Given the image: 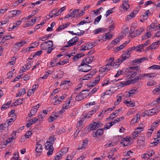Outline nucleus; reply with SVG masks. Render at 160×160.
<instances>
[{
    "mask_svg": "<svg viewBox=\"0 0 160 160\" xmlns=\"http://www.w3.org/2000/svg\"><path fill=\"white\" fill-rule=\"evenodd\" d=\"M139 69V68L137 66L131 67L127 68L126 72L127 78H129L133 77L137 73Z\"/></svg>",
    "mask_w": 160,
    "mask_h": 160,
    "instance_id": "f257e3e1",
    "label": "nucleus"
},
{
    "mask_svg": "<svg viewBox=\"0 0 160 160\" xmlns=\"http://www.w3.org/2000/svg\"><path fill=\"white\" fill-rule=\"evenodd\" d=\"M51 47H53V42L51 40L45 42L40 45L41 49L44 50H46Z\"/></svg>",
    "mask_w": 160,
    "mask_h": 160,
    "instance_id": "f03ea898",
    "label": "nucleus"
},
{
    "mask_svg": "<svg viewBox=\"0 0 160 160\" xmlns=\"http://www.w3.org/2000/svg\"><path fill=\"white\" fill-rule=\"evenodd\" d=\"M157 107H155L151 109L146 111L144 112V114L148 116L152 115L158 113L159 110Z\"/></svg>",
    "mask_w": 160,
    "mask_h": 160,
    "instance_id": "7ed1b4c3",
    "label": "nucleus"
},
{
    "mask_svg": "<svg viewBox=\"0 0 160 160\" xmlns=\"http://www.w3.org/2000/svg\"><path fill=\"white\" fill-rule=\"evenodd\" d=\"M79 67L80 68V70L81 71L84 72H87L92 69L91 67L87 64H81L80 65Z\"/></svg>",
    "mask_w": 160,
    "mask_h": 160,
    "instance_id": "20e7f679",
    "label": "nucleus"
},
{
    "mask_svg": "<svg viewBox=\"0 0 160 160\" xmlns=\"http://www.w3.org/2000/svg\"><path fill=\"white\" fill-rule=\"evenodd\" d=\"M78 38L75 37L70 40L67 42V44L64 46L65 47H69L75 45V43L78 41Z\"/></svg>",
    "mask_w": 160,
    "mask_h": 160,
    "instance_id": "39448f33",
    "label": "nucleus"
},
{
    "mask_svg": "<svg viewBox=\"0 0 160 160\" xmlns=\"http://www.w3.org/2000/svg\"><path fill=\"white\" fill-rule=\"evenodd\" d=\"M131 139V138L129 137L123 138L121 140V143H122L124 146H128L131 144L130 143V141Z\"/></svg>",
    "mask_w": 160,
    "mask_h": 160,
    "instance_id": "423d86ee",
    "label": "nucleus"
},
{
    "mask_svg": "<svg viewBox=\"0 0 160 160\" xmlns=\"http://www.w3.org/2000/svg\"><path fill=\"white\" fill-rule=\"evenodd\" d=\"M86 91L88 92L89 91V90L87 89L82 91L76 97V100L78 101H80L83 100L84 97H86V96H83L82 95H83V92H86Z\"/></svg>",
    "mask_w": 160,
    "mask_h": 160,
    "instance_id": "0eeeda50",
    "label": "nucleus"
},
{
    "mask_svg": "<svg viewBox=\"0 0 160 160\" xmlns=\"http://www.w3.org/2000/svg\"><path fill=\"white\" fill-rule=\"evenodd\" d=\"M111 69L108 66V65H106L100 68L99 72H100V73L99 74L102 76V74H103V72H108Z\"/></svg>",
    "mask_w": 160,
    "mask_h": 160,
    "instance_id": "6e6552de",
    "label": "nucleus"
},
{
    "mask_svg": "<svg viewBox=\"0 0 160 160\" xmlns=\"http://www.w3.org/2000/svg\"><path fill=\"white\" fill-rule=\"evenodd\" d=\"M36 147L35 151L37 153V155L39 156L41 154L42 150V145L39 144H36Z\"/></svg>",
    "mask_w": 160,
    "mask_h": 160,
    "instance_id": "1a4fd4ad",
    "label": "nucleus"
},
{
    "mask_svg": "<svg viewBox=\"0 0 160 160\" xmlns=\"http://www.w3.org/2000/svg\"><path fill=\"white\" fill-rule=\"evenodd\" d=\"M58 117V113L56 112H52L51 116L48 118V121L49 122H52L54 120L56 119Z\"/></svg>",
    "mask_w": 160,
    "mask_h": 160,
    "instance_id": "9d476101",
    "label": "nucleus"
},
{
    "mask_svg": "<svg viewBox=\"0 0 160 160\" xmlns=\"http://www.w3.org/2000/svg\"><path fill=\"white\" fill-rule=\"evenodd\" d=\"M103 76V75L101 76L99 74V75H98V77H96L95 80L91 84L89 85V87H93L97 84H98L101 78H102Z\"/></svg>",
    "mask_w": 160,
    "mask_h": 160,
    "instance_id": "9b49d317",
    "label": "nucleus"
},
{
    "mask_svg": "<svg viewBox=\"0 0 160 160\" xmlns=\"http://www.w3.org/2000/svg\"><path fill=\"white\" fill-rule=\"evenodd\" d=\"M93 57L90 58L89 57H87L86 58H84L81 64H89L92 62L93 60Z\"/></svg>",
    "mask_w": 160,
    "mask_h": 160,
    "instance_id": "f8f14e48",
    "label": "nucleus"
},
{
    "mask_svg": "<svg viewBox=\"0 0 160 160\" xmlns=\"http://www.w3.org/2000/svg\"><path fill=\"white\" fill-rule=\"evenodd\" d=\"M160 42V40L156 42L153 43L151 45L148 47V49L149 50H152V49H155L157 48L159 46L158 43Z\"/></svg>",
    "mask_w": 160,
    "mask_h": 160,
    "instance_id": "ddd939ff",
    "label": "nucleus"
},
{
    "mask_svg": "<svg viewBox=\"0 0 160 160\" xmlns=\"http://www.w3.org/2000/svg\"><path fill=\"white\" fill-rule=\"evenodd\" d=\"M21 21L19 20L17 21L15 23H14L13 25L12 23L10 24L9 25V29H13L16 28L17 27H18L21 23ZM11 30H9V31Z\"/></svg>",
    "mask_w": 160,
    "mask_h": 160,
    "instance_id": "4468645a",
    "label": "nucleus"
},
{
    "mask_svg": "<svg viewBox=\"0 0 160 160\" xmlns=\"http://www.w3.org/2000/svg\"><path fill=\"white\" fill-rule=\"evenodd\" d=\"M66 153H64V152H62V151L61 150L59 151L58 153L56 156L54 158V159L55 160H59Z\"/></svg>",
    "mask_w": 160,
    "mask_h": 160,
    "instance_id": "2eb2a0df",
    "label": "nucleus"
},
{
    "mask_svg": "<svg viewBox=\"0 0 160 160\" xmlns=\"http://www.w3.org/2000/svg\"><path fill=\"white\" fill-rule=\"evenodd\" d=\"M26 43V42L24 40H22L19 42L16 43L15 45V46L16 48L19 49L20 47H22L23 45Z\"/></svg>",
    "mask_w": 160,
    "mask_h": 160,
    "instance_id": "dca6fc26",
    "label": "nucleus"
},
{
    "mask_svg": "<svg viewBox=\"0 0 160 160\" xmlns=\"http://www.w3.org/2000/svg\"><path fill=\"white\" fill-rule=\"evenodd\" d=\"M16 131H14L13 132V133L12 135V137L7 139L6 142H7L8 143H9L12 142L13 140L15 139L16 138Z\"/></svg>",
    "mask_w": 160,
    "mask_h": 160,
    "instance_id": "f3484780",
    "label": "nucleus"
},
{
    "mask_svg": "<svg viewBox=\"0 0 160 160\" xmlns=\"http://www.w3.org/2000/svg\"><path fill=\"white\" fill-rule=\"evenodd\" d=\"M146 76L148 77L149 78H153L157 76H159V74L155 72L150 73L146 74Z\"/></svg>",
    "mask_w": 160,
    "mask_h": 160,
    "instance_id": "a211bd4d",
    "label": "nucleus"
},
{
    "mask_svg": "<svg viewBox=\"0 0 160 160\" xmlns=\"http://www.w3.org/2000/svg\"><path fill=\"white\" fill-rule=\"evenodd\" d=\"M140 118V115L137 114L136 115L134 116L131 120V122L133 123L137 122L138 121Z\"/></svg>",
    "mask_w": 160,
    "mask_h": 160,
    "instance_id": "6ab92c4d",
    "label": "nucleus"
},
{
    "mask_svg": "<svg viewBox=\"0 0 160 160\" xmlns=\"http://www.w3.org/2000/svg\"><path fill=\"white\" fill-rule=\"evenodd\" d=\"M84 55L85 54H78L77 56H75L72 58H71V59H72V61L74 62H76L80 58L84 56Z\"/></svg>",
    "mask_w": 160,
    "mask_h": 160,
    "instance_id": "aec40b11",
    "label": "nucleus"
},
{
    "mask_svg": "<svg viewBox=\"0 0 160 160\" xmlns=\"http://www.w3.org/2000/svg\"><path fill=\"white\" fill-rule=\"evenodd\" d=\"M114 58H111L108 60L107 61V63L106 65L107 66L108 65V66L111 69V68H112V64L113 63V62L114 61Z\"/></svg>",
    "mask_w": 160,
    "mask_h": 160,
    "instance_id": "412c9836",
    "label": "nucleus"
},
{
    "mask_svg": "<svg viewBox=\"0 0 160 160\" xmlns=\"http://www.w3.org/2000/svg\"><path fill=\"white\" fill-rule=\"evenodd\" d=\"M58 13V10L57 9H53L50 13L49 16L51 18L53 17V15H54L55 16H59V15H57Z\"/></svg>",
    "mask_w": 160,
    "mask_h": 160,
    "instance_id": "4be33fe9",
    "label": "nucleus"
},
{
    "mask_svg": "<svg viewBox=\"0 0 160 160\" xmlns=\"http://www.w3.org/2000/svg\"><path fill=\"white\" fill-rule=\"evenodd\" d=\"M113 89V88L111 87L110 88L109 90L102 93V96H104L105 95H111L113 93H114L115 92H113L112 91H111V90Z\"/></svg>",
    "mask_w": 160,
    "mask_h": 160,
    "instance_id": "5701e85b",
    "label": "nucleus"
},
{
    "mask_svg": "<svg viewBox=\"0 0 160 160\" xmlns=\"http://www.w3.org/2000/svg\"><path fill=\"white\" fill-rule=\"evenodd\" d=\"M136 92V90L135 89H132L130 90L128 92H127L126 96L128 97H131L133 96Z\"/></svg>",
    "mask_w": 160,
    "mask_h": 160,
    "instance_id": "b1692460",
    "label": "nucleus"
},
{
    "mask_svg": "<svg viewBox=\"0 0 160 160\" xmlns=\"http://www.w3.org/2000/svg\"><path fill=\"white\" fill-rule=\"evenodd\" d=\"M129 43V42H127L126 41L125 43H123L119 47H117L116 48V50L117 51H119L123 48L124 47H125L126 45Z\"/></svg>",
    "mask_w": 160,
    "mask_h": 160,
    "instance_id": "393cba45",
    "label": "nucleus"
},
{
    "mask_svg": "<svg viewBox=\"0 0 160 160\" xmlns=\"http://www.w3.org/2000/svg\"><path fill=\"white\" fill-rule=\"evenodd\" d=\"M121 37L120 36L118 38H117L116 39L112 41L111 42V44L112 45H116L118 44L121 39Z\"/></svg>",
    "mask_w": 160,
    "mask_h": 160,
    "instance_id": "a878e982",
    "label": "nucleus"
},
{
    "mask_svg": "<svg viewBox=\"0 0 160 160\" xmlns=\"http://www.w3.org/2000/svg\"><path fill=\"white\" fill-rule=\"evenodd\" d=\"M103 130L104 129H98L95 133V136H94V137H97L102 135L103 133Z\"/></svg>",
    "mask_w": 160,
    "mask_h": 160,
    "instance_id": "bb28decb",
    "label": "nucleus"
},
{
    "mask_svg": "<svg viewBox=\"0 0 160 160\" xmlns=\"http://www.w3.org/2000/svg\"><path fill=\"white\" fill-rule=\"evenodd\" d=\"M26 93V91L24 88L21 89L18 92V93H16V97H18L23 95Z\"/></svg>",
    "mask_w": 160,
    "mask_h": 160,
    "instance_id": "cd10ccee",
    "label": "nucleus"
},
{
    "mask_svg": "<svg viewBox=\"0 0 160 160\" xmlns=\"http://www.w3.org/2000/svg\"><path fill=\"white\" fill-rule=\"evenodd\" d=\"M124 55H122L119 58L116 60V62L120 64L126 59V57H124Z\"/></svg>",
    "mask_w": 160,
    "mask_h": 160,
    "instance_id": "c85d7f7f",
    "label": "nucleus"
},
{
    "mask_svg": "<svg viewBox=\"0 0 160 160\" xmlns=\"http://www.w3.org/2000/svg\"><path fill=\"white\" fill-rule=\"evenodd\" d=\"M143 29L141 28L136 31H134V35L135 37L138 36L142 32Z\"/></svg>",
    "mask_w": 160,
    "mask_h": 160,
    "instance_id": "c756f323",
    "label": "nucleus"
},
{
    "mask_svg": "<svg viewBox=\"0 0 160 160\" xmlns=\"http://www.w3.org/2000/svg\"><path fill=\"white\" fill-rule=\"evenodd\" d=\"M53 145V144H51L50 142L47 141L45 144V148L47 150H48L52 148H53L52 146Z\"/></svg>",
    "mask_w": 160,
    "mask_h": 160,
    "instance_id": "7c9ffc66",
    "label": "nucleus"
},
{
    "mask_svg": "<svg viewBox=\"0 0 160 160\" xmlns=\"http://www.w3.org/2000/svg\"><path fill=\"white\" fill-rule=\"evenodd\" d=\"M112 35L109 33H107L105 34L104 37H102V39L104 40H105L109 39L112 38Z\"/></svg>",
    "mask_w": 160,
    "mask_h": 160,
    "instance_id": "2f4dec72",
    "label": "nucleus"
},
{
    "mask_svg": "<svg viewBox=\"0 0 160 160\" xmlns=\"http://www.w3.org/2000/svg\"><path fill=\"white\" fill-rule=\"evenodd\" d=\"M23 99V98H22V99H17L16 100V102H13L12 103V106H17L18 105H21L22 104V99Z\"/></svg>",
    "mask_w": 160,
    "mask_h": 160,
    "instance_id": "473e14b6",
    "label": "nucleus"
},
{
    "mask_svg": "<svg viewBox=\"0 0 160 160\" xmlns=\"http://www.w3.org/2000/svg\"><path fill=\"white\" fill-rule=\"evenodd\" d=\"M132 81H131L130 80H128L126 81L120 83V85L121 87H123L132 84Z\"/></svg>",
    "mask_w": 160,
    "mask_h": 160,
    "instance_id": "72a5a7b5",
    "label": "nucleus"
},
{
    "mask_svg": "<svg viewBox=\"0 0 160 160\" xmlns=\"http://www.w3.org/2000/svg\"><path fill=\"white\" fill-rule=\"evenodd\" d=\"M124 3H123L122 4V7L123 9L124 10H127L129 8V5L128 3V0H126Z\"/></svg>",
    "mask_w": 160,
    "mask_h": 160,
    "instance_id": "f704fd0d",
    "label": "nucleus"
},
{
    "mask_svg": "<svg viewBox=\"0 0 160 160\" xmlns=\"http://www.w3.org/2000/svg\"><path fill=\"white\" fill-rule=\"evenodd\" d=\"M56 73L55 77L56 78H60L62 77L64 74L63 72L60 70L57 71Z\"/></svg>",
    "mask_w": 160,
    "mask_h": 160,
    "instance_id": "c9c22d12",
    "label": "nucleus"
},
{
    "mask_svg": "<svg viewBox=\"0 0 160 160\" xmlns=\"http://www.w3.org/2000/svg\"><path fill=\"white\" fill-rule=\"evenodd\" d=\"M114 124H115L114 122H111L109 123L106 124L103 129L105 130L108 129Z\"/></svg>",
    "mask_w": 160,
    "mask_h": 160,
    "instance_id": "e433bc0d",
    "label": "nucleus"
},
{
    "mask_svg": "<svg viewBox=\"0 0 160 160\" xmlns=\"http://www.w3.org/2000/svg\"><path fill=\"white\" fill-rule=\"evenodd\" d=\"M65 85L66 87L71 86L72 85V82L70 81L66 80L64 81L61 83V85Z\"/></svg>",
    "mask_w": 160,
    "mask_h": 160,
    "instance_id": "4c0bfd02",
    "label": "nucleus"
},
{
    "mask_svg": "<svg viewBox=\"0 0 160 160\" xmlns=\"http://www.w3.org/2000/svg\"><path fill=\"white\" fill-rule=\"evenodd\" d=\"M135 51L137 52H141V50L144 48L143 45L142 44L139 45L136 47H135Z\"/></svg>",
    "mask_w": 160,
    "mask_h": 160,
    "instance_id": "58836bf2",
    "label": "nucleus"
},
{
    "mask_svg": "<svg viewBox=\"0 0 160 160\" xmlns=\"http://www.w3.org/2000/svg\"><path fill=\"white\" fill-rule=\"evenodd\" d=\"M68 25V24H64L61 25L58 27L57 29V30L58 31H60L62 29L67 28Z\"/></svg>",
    "mask_w": 160,
    "mask_h": 160,
    "instance_id": "ea45409f",
    "label": "nucleus"
},
{
    "mask_svg": "<svg viewBox=\"0 0 160 160\" xmlns=\"http://www.w3.org/2000/svg\"><path fill=\"white\" fill-rule=\"evenodd\" d=\"M37 112L35 108H32L30 110V113L28 114V116L29 117H31L34 116L36 114Z\"/></svg>",
    "mask_w": 160,
    "mask_h": 160,
    "instance_id": "a19ab883",
    "label": "nucleus"
},
{
    "mask_svg": "<svg viewBox=\"0 0 160 160\" xmlns=\"http://www.w3.org/2000/svg\"><path fill=\"white\" fill-rule=\"evenodd\" d=\"M96 125V122H94L90 126L89 130L91 131H92L96 129L97 128Z\"/></svg>",
    "mask_w": 160,
    "mask_h": 160,
    "instance_id": "79ce46f5",
    "label": "nucleus"
},
{
    "mask_svg": "<svg viewBox=\"0 0 160 160\" xmlns=\"http://www.w3.org/2000/svg\"><path fill=\"white\" fill-rule=\"evenodd\" d=\"M124 102L127 104V105L128 107H133L135 105V103L132 101H125Z\"/></svg>",
    "mask_w": 160,
    "mask_h": 160,
    "instance_id": "37998d69",
    "label": "nucleus"
},
{
    "mask_svg": "<svg viewBox=\"0 0 160 160\" xmlns=\"http://www.w3.org/2000/svg\"><path fill=\"white\" fill-rule=\"evenodd\" d=\"M93 75L90 73L89 74H88L83 76L82 78V80H88L89 78H91L92 77Z\"/></svg>",
    "mask_w": 160,
    "mask_h": 160,
    "instance_id": "c03bdc74",
    "label": "nucleus"
},
{
    "mask_svg": "<svg viewBox=\"0 0 160 160\" xmlns=\"http://www.w3.org/2000/svg\"><path fill=\"white\" fill-rule=\"evenodd\" d=\"M11 102H8L7 103L3 104L2 107L1 109L3 110V109H6L8 108L11 104Z\"/></svg>",
    "mask_w": 160,
    "mask_h": 160,
    "instance_id": "a18cd8bd",
    "label": "nucleus"
},
{
    "mask_svg": "<svg viewBox=\"0 0 160 160\" xmlns=\"http://www.w3.org/2000/svg\"><path fill=\"white\" fill-rule=\"evenodd\" d=\"M9 18H8L2 20L1 22H0V23H1L0 26H2V25L6 24L7 23L9 22Z\"/></svg>",
    "mask_w": 160,
    "mask_h": 160,
    "instance_id": "49530a36",
    "label": "nucleus"
},
{
    "mask_svg": "<svg viewBox=\"0 0 160 160\" xmlns=\"http://www.w3.org/2000/svg\"><path fill=\"white\" fill-rule=\"evenodd\" d=\"M79 11V9H75L72 12H71L73 18H75L77 16V14L78 13Z\"/></svg>",
    "mask_w": 160,
    "mask_h": 160,
    "instance_id": "de8ad7c7",
    "label": "nucleus"
},
{
    "mask_svg": "<svg viewBox=\"0 0 160 160\" xmlns=\"http://www.w3.org/2000/svg\"><path fill=\"white\" fill-rule=\"evenodd\" d=\"M149 69H160V66L154 65L148 68Z\"/></svg>",
    "mask_w": 160,
    "mask_h": 160,
    "instance_id": "09e8293b",
    "label": "nucleus"
},
{
    "mask_svg": "<svg viewBox=\"0 0 160 160\" xmlns=\"http://www.w3.org/2000/svg\"><path fill=\"white\" fill-rule=\"evenodd\" d=\"M149 12V11L148 10H147L146 12L144 13L143 15L141 16V18H142L144 20H146L148 18V14Z\"/></svg>",
    "mask_w": 160,
    "mask_h": 160,
    "instance_id": "8fccbe9b",
    "label": "nucleus"
},
{
    "mask_svg": "<svg viewBox=\"0 0 160 160\" xmlns=\"http://www.w3.org/2000/svg\"><path fill=\"white\" fill-rule=\"evenodd\" d=\"M158 27V28L160 29V25L158 27L154 23H152L150 26V28L151 29V31L153 30L154 29L156 28H157Z\"/></svg>",
    "mask_w": 160,
    "mask_h": 160,
    "instance_id": "3c124183",
    "label": "nucleus"
},
{
    "mask_svg": "<svg viewBox=\"0 0 160 160\" xmlns=\"http://www.w3.org/2000/svg\"><path fill=\"white\" fill-rule=\"evenodd\" d=\"M56 138H55L54 136H51L49 139V141H48L51 144H53L54 140H55Z\"/></svg>",
    "mask_w": 160,
    "mask_h": 160,
    "instance_id": "603ef678",
    "label": "nucleus"
},
{
    "mask_svg": "<svg viewBox=\"0 0 160 160\" xmlns=\"http://www.w3.org/2000/svg\"><path fill=\"white\" fill-rule=\"evenodd\" d=\"M104 28H99L96 29L94 31V33L95 34H98L103 31H104Z\"/></svg>",
    "mask_w": 160,
    "mask_h": 160,
    "instance_id": "864d4df0",
    "label": "nucleus"
},
{
    "mask_svg": "<svg viewBox=\"0 0 160 160\" xmlns=\"http://www.w3.org/2000/svg\"><path fill=\"white\" fill-rule=\"evenodd\" d=\"M118 114H117V112H115V111H114V112H113L112 114H110L109 118H111L112 119H113L115 117L118 116Z\"/></svg>",
    "mask_w": 160,
    "mask_h": 160,
    "instance_id": "5fc2aeb1",
    "label": "nucleus"
},
{
    "mask_svg": "<svg viewBox=\"0 0 160 160\" xmlns=\"http://www.w3.org/2000/svg\"><path fill=\"white\" fill-rule=\"evenodd\" d=\"M32 134V133L30 131H27L25 134V135L24 136H23V137H25L26 138H28L31 137V135Z\"/></svg>",
    "mask_w": 160,
    "mask_h": 160,
    "instance_id": "6e6d98bb",
    "label": "nucleus"
},
{
    "mask_svg": "<svg viewBox=\"0 0 160 160\" xmlns=\"http://www.w3.org/2000/svg\"><path fill=\"white\" fill-rule=\"evenodd\" d=\"M153 92L154 94H156L158 92H160V85L157 86V87L154 89Z\"/></svg>",
    "mask_w": 160,
    "mask_h": 160,
    "instance_id": "4d7b16f0",
    "label": "nucleus"
},
{
    "mask_svg": "<svg viewBox=\"0 0 160 160\" xmlns=\"http://www.w3.org/2000/svg\"><path fill=\"white\" fill-rule=\"evenodd\" d=\"M101 18H102V16L101 15L97 17L94 20V23L95 24H96L97 23H98L99 21L101 20Z\"/></svg>",
    "mask_w": 160,
    "mask_h": 160,
    "instance_id": "13d9d810",
    "label": "nucleus"
},
{
    "mask_svg": "<svg viewBox=\"0 0 160 160\" xmlns=\"http://www.w3.org/2000/svg\"><path fill=\"white\" fill-rule=\"evenodd\" d=\"M147 155L148 156L150 157L154 154V152L152 150H150L147 152Z\"/></svg>",
    "mask_w": 160,
    "mask_h": 160,
    "instance_id": "bf43d9fd",
    "label": "nucleus"
},
{
    "mask_svg": "<svg viewBox=\"0 0 160 160\" xmlns=\"http://www.w3.org/2000/svg\"><path fill=\"white\" fill-rule=\"evenodd\" d=\"M131 53L130 52H128V50H127V51L126 52H123V54L122 55H124L123 56H125L126 57V59L129 57Z\"/></svg>",
    "mask_w": 160,
    "mask_h": 160,
    "instance_id": "052dcab7",
    "label": "nucleus"
},
{
    "mask_svg": "<svg viewBox=\"0 0 160 160\" xmlns=\"http://www.w3.org/2000/svg\"><path fill=\"white\" fill-rule=\"evenodd\" d=\"M145 140V138L144 137H139L138 140V143H140L141 142L143 143Z\"/></svg>",
    "mask_w": 160,
    "mask_h": 160,
    "instance_id": "680f3d73",
    "label": "nucleus"
},
{
    "mask_svg": "<svg viewBox=\"0 0 160 160\" xmlns=\"http://www.w3.org/2000/svg\"><path fill=\"white\" fill-rule=\"evenodd\" d=\"M15 120V119L14 118H10L9 119H8L7 120V123L8 124V126H9L11 125V123L12 122H13Z\"/></svg>",
    "mask_w": 160,
    "mask_h": 160,
    "instance_id": "e2e57ef3",
    "label": "nucleus"
},
{
    "mask_svg": "<svg viewBox=\"0 0 160 160\" xmlns=\"http://www.w3.org/2000/svg\"><path fill=\"white\" fill-rule=\"evenodd\" d=\"M49 73L47 72H46L45 74L42 77H40L38 78V80H40L41 78L46 79L49 75Z\"/></svg>",
    "mask_w": 160,
    "mask_h": 160,
    "instance_id": "0e129e2a",
    "label": "nucleus"
},
{
    "mask_svg": "<svg viewBox=\"0 0 160 160\" xmlns=\"http://www.w3.org/2000/svg\"><path fill=\"white\" fill-rule=\"evenodd\" d=\"M147 58H142L136 60V62L138 63L142 62L146 60Z\"/></svg>",
    "mask_w": 160,
    "mask_h": 160,
    "instance_id": "69168bd1",
    "label": "nucleus"
},
{
    "mask_svg": "<svg viewBox=\"0 0 160 160\" xmlns=\"http://www.w3.org/2000/svg\"><path fill=\"white\" fill-rule=\"evenodd\" d=\"M159 122L158 121H157L156 122H153L151 126L153 127L154 128H156L158 126Z\"/></svg>",
    "mask_w": 160,
    "mask_h": 160,
    "instance_id": "338daca9",
    "label": "nucleus"
},
{
    "mask_svg": "<svg viewBox=\"0 0 160 160\" xmlns=\"http://www.w3.org/2000/svg\"><path fill=\"white\" fill-rule=\"evenodd\" d=\"M66 9V7H63L61 8L58 11V15H59L62 12L64 11Z\"/></svg>",
    "mask_w": 160,
    "mask_h": 160,
    "instance_id": "774afa93",
    "label": "nucleus"
}]
</instances>
